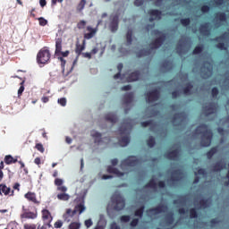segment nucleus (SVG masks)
Segmentation results:
<instances>
[{"instance_id":"obj_1","label":"nucleus","mask_w":229,"mask_h":229,"mask_svg":"<svg viewBox=\"0 0 229 229\" xmlns=\"http://www.w3.org/2000/svg\"><path fill=\"white\" fill-rule=\"evenodd\" d=\"M196 135H202L200 140V145L202 148H208L212 144V139L214 138V132L208 129L207 123H202L195 129Z\"/></svg>"},{"instance_id":"obj_2","label":"nucleus","mask_w":229,"mask_h":229,"mask_svg":"<svg viewBox=\"0 0 229 229\" xmlns=\"http://www.w3.org/2000/svg\"><path fill=\"white\" fill-rule=\"evenodd\" d=\"M55 185L57 186L56 191L59 192L57 194V199H59V201H69V199H71V195L67 193V187L64 186V180L55 178Z\"/></svg>"},{"instance_id":"obj_3","label":"nucleus","mask_w":229,"mask_h":229,"mask_svg":"<svg viewBox=\"0 0 229 229\" xmlns=\"http://www.w3.org/2000/svg\"><path fill=\"white\" fill-rule=\"evenodd\" d=\"M199 71L201 78L208 80L214 74V63L208 61V59L202 61Z\"/></svg>"},{"instance_id":"obj_4","label":"nucleus","mask_w":229,"mask_h":229,"mask_svg":"<svg viewBox=\"0 0 229 229\" xmlns=\"http://www.w3.org/2000/svg\"><path fill=\"white\" fill-rule=\"evenodd\" d=\"M85 205L83 203H80L75 206L74 209L67 208L65 213L63 215V219L65 223H71L75 214H83L85 212Z\"/></svg>"},{"instance_id":"obj_5","label":"nucleus","mask_w":229,"mask_h":229,"mask_svg":"<svg viewBox=\"0 0 229 229\" xmlns=\"http://www.w3.org/2000/svg\"><path fill=\"white\" fill-rule=\"evenodd\" d=\"M153 35H156L157 38L154 41H152L149 45L150 49H158L159 47H162V44L165 42V38L167 36L165 33H163L162 31L158 30H154L152 31Z\"/></svg>"},{"instance_id":"obj_6","label":"nucleus","mask_w":229,"mask_h":229,"mask_svg":"<svg viewBox=\"0 0 229 229\" xmlns=\"http://www.w3.org/2000/svg\"><path fill=\"white\" fill-rule=\"evenodd\" d=\"M60 62L64 76H69L74 70L76 64H78V59H75L74 61H65V59L60 58Z\"/></svg>"},{"instance_id":"obj_7","label":"nucleus","mask_w":229,"mask_h":229,"mask_svg":"<svg viewBox=\"0 0 229 229\" xmlns=\"http://www.w3.org/2000/svg\"><path fill=\"white\" fill-rule=\"evenodd\" d=\"M111 201L113 205H114V210H116L117 212H120V210H123L124 207H126V201H124V199L119 193L113 194V196L111 197Z\"/></svg>"},{"instance_id":"obj_8","label":"nucleus","mask_w":229,"mask_h":229,"mask_svg":"<svg viewBox=\"0 0 229 229\" xmlns=\"http://www.w3.org/2000/svg\"><path fill=\"white\" fill-rule=\"evenodd\" d=\"M55 56L56 58H67L69 56V50L62 51V38L55 39Z\"/></svg>"},{"instance_id":"obj_9","label":"nucleus","mask_w":229,"mask_h":229,"mask_svg":"<svg viewBox=\"0 0 229 229\" xmlns=\"http://www.w3.org/2000/svg\"><path fill=\"white\" fill-rule=\"evenodd\" d=\"M139 164V159L137 157L130 156L121 162L120 167L124 169V167H135Z\"/></svg>"},{"instance_id":"obj_10","label":"nucleus","mask_w":229,"mask_h":229,"mask_svg":"<svg viewBox=\"0 0 229 229\" xmlns=\"http://www.w3.org/2000/svg\"><path fill=\"white\" fill-rule=\"evenodd\" d=\"M158 99H160V90H158V89H155L146 94L147 103H155V101H158Z\"/></svg>"},{"instance_id":"obj_11","label":"nucleus","mask_w":229,"mask_h":229,"mask_svg":"<svg viewBox=\"0 0 229 229\" xmlns=\"http://www.w3.org/2000/svg\"><path fill=\"white\" fill-rule=\"evenodd\" d=\"M167 205H158L156 208H151L147 210L148 214H153L154 216H157V214H162V212H167L168 210Z\"/></svg>"},{"instance_id":"obj_12","label":"nucleus","mask_w":229,"mask_h":229,"mask_svg":"<svg viewBox=\"0 0 229 229\" xmlns=\"http://www.w3.org/2000/svg\"><path fill=\"white\" fill-rule=\"evenodd\" d=\"M15 196V191L6 186L4 183H0V196Z\"/></svg>"},{"instance_id":"obj_13","label":"nucleus","mask_w":229,"mask_h":229,"mask_svg":"<svg viewBox=\"0 0 229 229\" xmlns=\"http://www.w3.org/2000/svg\"><path fill=\"white\" fill-rule=\"evenodd\" d=\"M160 69L164 71V72H171V71L174 69V64L172 63V61H170L169 59H165L162 62Z\"/></svg>"},{"instance_id":"obj_14","label":"nucleus","mask_w":229,"mask_h":229,"mask_svg":"<svg viewBox=\"0 0 229 229\" xmlns=\"http://www.w3.org/2000/svg\"><path fill=\"white\" fill-rule=\"evenodd\" d=\"M216 110H217V106L214 102H211L208 106L203 107V112L207 117H208V115H212V114H214Z\"/></svg>"},{"instance_id":"obj_15","label":"nucleus","mask_w":229,"mask_h":229,"mask_svg":"<svg viewBox=\"0 0 229 229\" xmlns=\"http://www.w3.org/2000/svg\"><path fill=\"white\" fill-rule=\"evenodd\" d=\"M109 28L113 33L119 30V15L116 14L112 17Z\"/></svg>"},{"instance_id":"obj_16","label":"nucleus","mask_w":229,"mask_h":229,"mask_svg":"<svg viewBox=\"0 0 229 229\" xmlns=\"http://www.w3.org/2000/svg\"><path fill=\"white\" fill-rule=\"evenodd\" d=\"M182 178H183V171L182 169H177L172 173L170 180L174 183L176 182H180Z\"/></svg>"},{"instance_id":"obj_17","label":"nucleus","mask_w":229,"mask_h":229,"mask_svg":"<svg viewBox=\"0 0 229 229\" xmlns=\"http://www.w3.org/2000/svg\"><path fill=\"white\" fill-rule=\"evenodd\" d=\"M86 30L87 31H89V33L84 34V38L86 40H90V38H94L96 33H98V29H94L91 26H88Z\"/></svg>"},{"instance_id":"obj_18","label":"nucleus","mask_w":229,"mask_h":229,"mask_svg":"<svg viewBox=\"0 0 229 229\" xmlns=\"http://www.w3.org/2000/svg\"><path fill=\"white\" fill-rule=\"evenodd\" d=\"M24 198L28 199V201H31V203H34V205H39L40 201L37 199V194L35 192L28 191Z\"/></svg>"},{"instance_id":"obj_19","label":"nucleus","mask_w":229,"mask_h":229,"mask_svg":"<svg viewBox=\"0 0 229 229\" xmlns=\"http://www.w3.org/2000/svg\"><path fill=\"white\" fill-rule=\"evenodd\" d=\"M165 157L168 160H176V158H178L180 157V150L178 148H175L170 152H166L165 154Z\"/></svg>"},{"instance_id":"obj_20","label":"nucleus","mask_w":229,"mask_h":229,"mask_svg":"<svg viewBox=\"0 0 229 229\" xmlns=\"http://www.w3.org/2000/svg\"><path fill=\"white\" fill-rule=\"evenodd\" d=\"M209 26H210V23L208 22H205L201 24L199 29L200 34L203 35L204 37H208V35H210V30H208Z\"/></svg>"},{"instance_id":"obj_21","label":"nucleus","mask_w":229,"mask_h":229,"mask_svg":"<svg viewBox=\"0 0 229 229\" xmlns=\"http://www.w3.org/2000/svg\"><path fill=\"white\" fill-rule=\"evenodd\" d=\"M37 58H51V52L45 47L39 50Z\"/></svg>"},{"instance_id":"obj_22","label":"nucleus","mask_w":229,"mask_h":229,"mask_svg":"<svg viewBox=\"0 0 229 229\" xmlns=\"http://www.w3.org/2000/svg\"><path fill=\"white\" fill-rule=\"evenodd\" d=\"M140 80V71H135L133 72H131L129 76L127 77V81L131 82V81H139Z\"/></svg>"},{"instance_id":"obj_23","label":"nucleus","mask_w":229,"mask_h":229,"mask_svg":"<svg viewBox=\"0 0 229 229\" xmlns=\"http://www.w3.org/2000/svg\"><path fill=\"white\" fill-rule=\"evenodd\" d=\"M185 119H187V114H185V112L176 113L173 116L174 123H176V121H181V123H183Z\"/></svg>"},{"instance_id":"obj_24","label":"nucleus","mask_w":229,"mask_h":229,"mask_svg":"<svg viewBox=\"0 0 229 229\" xmlns=\"http://www.w3.org/2000/svg\"><path fill=\"white\" fill-rule=\"evenodd\" d=\"M105 119L106 121L112 123V124H115V123L119 121L117 114H115L114 113H108L107 114H106Z\"/></svg>"},{"instance_id":"obj_25","label":"nucleus","mask_w":229,"mask_h":229,"mask_svg":"<svg viewBox=\"0 0 229 229\" xmlns=\"http://www.w3.org/2000/svg\"><path fill=\"white\" fill-rule=\"evenodd\" d=\"M107 173H109L110 174H115L118 177L124 176L123 172L119 171V169H117L112 165H109L107 167Z\"/></svg>"},{"instance_id":"obj_26","label":"nucleus","mask_w":229,"mask_h":229,"mask_svg":"<svg viewBox=\"0 0 229 229\" xmlns=\"http://www.w3.org/2000/svg\"><path fill=\"white\" fill-rule=\"evenodd\" d=\"M148 14L150 17H156L155 19H157V21H160L162 19V11L158 9H150L148 11Z\"/></svg>"},{"instance_id":"obj_27","label":"nucleus","mask_w":229,"mask_h":229,"mask_svg":"<svg viewBox=\"0 0 229 229\" xmlns=\"http://www.w3.org/2000/svg\"><path fill=\"white\" fill-rule=\"evenodd\" d=\"M214 171L219 173V171H223V169H226V163H223V161H218L213 166Z\"/></svg>"},{"instance_id":"obj_28","label":"nucleus","mask_w":229,"mask_h":229,"mask_svg":"<svg viewBox=\"0 0 229 229\" xmlns=\"http://www.w3.org/2000/svg\"><path fill=\"white\" fill-rule=\"evenodd\" d=\"M123 103L124 105H130L133 103V92L126 93L123 96Z\"/></svg>"},{"instance_id":"obj_29","label":"nucleus","mask_w":229,"mask_h":229,"mask_svg":"<svg viewBox=\"0 0 229 229\" xmlns=\"http://www.w3.org/2000/svg\"><path fill=\"white\" fill-rule=\"evenodd\" d=\"M4 162L7 165H10L12 164H17L18 160H17V157H12V155H7L4 157Z\"/></svg>"},{"instance_id":"obj_30","label":"nucleus","mask_w":229,"mask_h":229,"mask_svg":"<svg viewBox=\"0 0 229 229\" xmlns=\"http://www.w3.org/2000/svg\"><path fill=\"white\" fill-rule=\"evenodd\" d=\"M192 89H194V85H192V83L191 82H188L186 83V86L182 89V92L186 96L191 95Z\"/></svg>"},{"instance_id":"obj_31","label":"nucleus","mask_w":229,"mask_h":229,"mask_svg":"<svg viewBox=\"0 0 229 229\" xmlns=\"http://www.w3.org/2000/svg\"><path fill=\"white\" fill-rule=\"evenodd\" d=\"M219 150L218 147H213L211 148L207 153V157L208 158V160H211L212 157H214L216 155V153H217V151Z\"/></svg>"},{"instance_id":"obj_32","label":"nucleus","mask_w":229,"mask_h":229,"mask_svg":"<svg viewBox=\"0 0 229 229\" xmlns=\"http://www.w3.org/2000/svg\"><path fill=\"white\" fill-rule=\"evenodd\" d=\"M42 217L44 221H48L51 223L53 217H51V213L47 209H43L42 210Z\"/></svg>"},{"instance_id":"obj_33","label":"nucleus","mask_w":229,"mask_h":229,"mask_svg":"<svg viewBox=\"0 0 229 229\" xmlns=\"http://www.w3.org/2000/svg\"><path fill=\"white\" fill-rule=\"evenodd\" d=\"M120 135H130V131L128 130V123L124 126V122L119 127Z\"/></svg>"},{"instance_id":"obj_34","label":"nucleus","mask_w":229,"mask_h":229,"mask_svg":"<svg viewBox=\"0 0 229 229\" xmlns=\"http://www.w3.org/2000/svg\"><path fill=\"white\" fill-rule=\"evenodd\" d=\"M91 137H93V139H95L96 144H99L102 141L101 140V132L93 131H91Z\"/></svg>"},{"instance_id":"obj_35","label":"nucleus","mask_w":229,"mask_h":229,"mask_svg":"<svg viewBox=\"0 0 229 229\" xmlns=\"http://www.w3.org/2000/svg\"><path fill=\"white\" fill-rule=\"evenodd\" d=\"M119 145L122 146V148H125L128 144H130V137L123 136L122 139L119 140Z\"/></svg>"},{"instance_id":"obj_36","label":"nucleus","mask_w":229,"mask_h":229,"mask_svg":"<svg viewBox=\"0 0 229 229\" xmlns=\"http://www.w3.org/2000/svg\"><path fill=\"white\" fill-rule=\"evenodd\" d=\"M145 208H146V207L144 205H142L140 208H139L138 209L135 210L134 216L136 217H142V216H144Z\"/></svg>"},{"instance_id":"obj_37","label":"nucleus","mask_w":229,"mask_h":229,"mask_svg":"<svg viewBox=\"0 0 229 229\" xmlns=\"http://www.w3.org/2000/svg\"><path fill=\"white\" fill-rule=\"evenodd\" d=\"M21 217H24L25 219H37V214L33 212H25L21 215Z\"/></svg>"},{"instance_id":"obj_38","label":"nucleus","mask_w":229,"mask_h":229,"mask_svg":"<svg viewBox=\"0 0 229 229\" xmlns=\"http://www.w3.org/2000/svg\"><path fill=\"white\" fill-rule=\"evenodd\" d=\"M85 49V41H83L82 45H76V48H75V53L76 55H78V56H80V55H81V53L83 52V50Z\"/></svg>"},{"instance_id":"obj_39","label":"nucleus","mask_w":229,"mask_h":229,"mask_svg":"<svg viewBox=\"0 0 229 229\" xmlns=\"http://www.w3.org/2000/svg\"><path fill=\"white\" fill-rule=\"evenodd\" d=\"M145 189H157V182H155V179H150V181L145 184Z\"/></svg>"},{"instance_id":"obj_40","label":"nucleus","mask_w":229,"mask_h":229,"mask_svg":"<svg viewBox=\"0 0 229 229\" xmlns=\"http://www.w3.org/2000/svg\"><path fill=\"white\" fill-rule=\"evenodd\" d=\"M216 19L221 21V22H226V13H216Z\"/></svg>"},{"instance_id":"obj_41","label":"nucleus","mask_w":229,"mask_h":229,"mask_svg":"<svg viewBox=\"0 0 229 229\" xmlns=\"http://www.w3.org/2000/svg\"><path fill=\"white\" fill-rule=\"evenodd\" d=\"M165 222L167 225H173V223H174V215L173 214V212L169 213L165 216Z\"/></svg>"},{"instance_id":"obj_42","label":"nucleus","mask_w":229,"mask_h":229,"mask_svg":"<svg viewBox=\"0 0 229 229\" xmlns=\"http://www.w3.org/2000/svg\"><path fill=\"white\" fill-rule=\"evenodd\" d=\"M132 37H133V30H129L127 31V34H126V40H127V44L129 46H131V42H132Z\"/></svg>"},{"instance_id":"obj_43","label":"nucleus","mask_w":229,"mask_h":229,"mask_svg":"<svg viewBox=\"0 0 229 229\" xmlns=\"http://www.w3.org/2000/svg\"><path fill=\"white\" fill-rule=\"evenodd\" d=\"M204 47H205L203 45H198L192 51L193 55H201V53H203Z\"/></svg>"},{"instance_id":"obj_44","label":"nucleus","mask_w":229,"mask_h":229,"mask_svg":"<svg viewBox=\"0 0 229 229\" xmlns=\"http://www.w3.org/2000/svg\"><path fill=\"white\" fill-rule=\"evenodd\" d=\"M155 144H157L155 138L153 136H149L147 140V146H148V148H155Z\"/></svg>"},{"instance_id":"obj_45","label":"nucleus","mask_w":229,"mask_h":229,"mask_svg":"<svg viewBox=\"0 0 229 229\" xmlns=\"http://www.w3.org/2000/svg\"><path fill=\"white\" fill-rule=\"evenodd\" d=\"M123 63L118 64L117 65L118 72L114 75V80H119V78H121V72L123 71Z\"/></svg>"},{"instance_id":"obj_46","label":"nucleus","mask_w":229,"mask_h":229,"mask_svg":"<svg viewBox=\"0 0 229 229\" xmlns=\"http://www.w3.org/2000/svg\"><path fill=\"white\" fill-rule=\"evenodd\" d=\"M157 123L153 120H148L141 123L143 128H148V126H156Z\"/></svg>"},{"instance_id":"obj_47","label":"nucleus","mask_w":229,"mask_h":229,"mask_svg":"<svg viewBox=\"0 0 229 229\" xmlns=\"http://www.w3.org/2000/svg\"><path fill=\"white\" fill-rule=\"evenodd\" d=\"M37 63L39 65V67H44V65L49 64V59L38 58Z\"/></svg>"},{"instance_id":"obj_48","label":"nucleus","mask_w":229,"mask_h":229,"mask_svg":"<svg viewBox=\"0 0 229 229\" xmlns=\"http://www.w3.org/2000/svg\"><path fill=\"white\" fill-rule=\"evenodd\" d=\"M180 22L182 26H183L184 28H187V26L191 25V18H182L180 20Z\"/></svg>"},{"instance_id":"obj_49","label":"nucleus","mask_w":229,"mask_h":229,"mask_svg":"<svg viewBox=\"0 0 229 229\" xmlns=\"http://www.w3.org/2000/svg\"><path fill=\"white\" fill-rule=\"evenodd\" d=\"M86 4H87L86 0H81L79 4L77 5V12H83V9L85 8Z\"/></svg>"},{"instance_id":"obj_50","label":"nucleus","mask_w":229,"mask_h":229,"mask_svg":"<svg viewBox=\"0 0 229 229\" xmlns=\"http://www.w3.org/2000/svg\"><path fill=\"white\" fill-rule=\"evenodd\" d=\"M190 217L191 219H196L198 217V211L195 208L190 209Z\"/></svg>"},{"instance_id":"obj_51","label":"nucleus","mask_w":229,"mask_h":229,"mask_svg":"<svg viewBox=\"0 0 229 229\" xmlns=\"http://www.w3.org/2000/svg\"><path fill=\"white\" fill-rule=\"evenodd\" d=\"M81 226V224H80L79 222H72L69 225V229H80Z\"/></svg>"},{"instance_id":"obj_52","label":"nucleus","mask_w":229,"mask_h":229,"mask_svg":"<svg viewBox=\"0 0 229 229\" xmlns=\"http://www.w3.org/2000/svg\"><path fill=\"white\" fill-rule=\"evenodd\" d=\"M24 81H22L20 85L21 87L18 89V98H21L22 96V92H24Z\"/></svg>"},{"instance_id":"obj_53","label":"nucleus","mask_w":229,"mask_h":229,"mask_svg":"<svg viewBox=\"0 0 229 229\" xmlns=\"http://www.w3.org/2000/svg\"><path fill=\"white\" fill-rule=\"evenodd\" d=\"M87 26V21L81 20L80 22L77 24L78 30H85V27Z\"/></svg>"},{"instance_id":"obj_54","label":"nucleus","mask_w":229,"mask_h":229,"mask_svg":"<svg viewBox=\"0 0 229 229\" xmlns=\"http://www.w3.org/2000/svg\"><path fill=\"white\" fill-rule=\"evenodd\" d=\"M211 96H212V98H217V96H219V89L217 88L214 87L211 89Z\"/></svg>"},{"instance_id":"obj_55","label":"nucleus","mask_w":229,"mask_h":229,"mask_svg":"<svg viewBox=\"0 0 229 229\" xmlns=\"http://www.w3.org/2000/svg\"><path fill=\"white\" fill-rule=\"evenodd\" d=\"M216 46L217 49H220L221 51H226V45H225L224 42H219Z\"/></svg>"},{"instance_id":"obj_56","label":"nucleus","mask_w":229,"mask_h":229,"mask_svg":"<svg viewBox=\"0 0 229 229\" xmlns=\"http://www.w3.org/2000/svg\"><path fill=\"white\" fill-rule=\"evenodd\" d=\"M131 216L129 215H123L120 217L122 223H129Z\"/></svg>"},{"instance_id":"obj_57","label":"nucleus","mask_w":229,"mask_h":229,"mask_svg":"<svg viewBox=\"0 0 229 229\" xmlns=\"http://www.w3.org/2000/svg\"><path fill=\"white\" fill-rule=\"evenodd\" d=\"M199 203L200 207H203V208H207V207H208V199H202Z\"/></svg>"},{"instance_id":"obj_58","label":"nucleus","mask_w":229,"mask_h":229,"mask_svg":"<svg viewBox=\"0 0 229 229\" xmlns=\"http://www.w3.org/2000/svg\"><path fill=\"white\" fill-rule=\"evenodd\" d=\"M200 10L202 13H208V12H210V5L204 4L200 7Z\"/></svg>"},{"instance_id":"obj_59","label":"nucleus","mask_w":229,"mask_h":229,"mask_svg":"<svg viewBox=\"0 0 229 229\" xmlns=\"http://www.w3.org/2000/svg\"><path fill=\"white\" fill-rule=\"evenodd\" d=\"M39 22V26H47V20H46L44 17H40L38 19Z\"/></svg>"},{"instance_id":"obj_60","label":"nucleus","mask_w":229,"mask_h":229,"mask_svg":"<svg viewBox=\"0 0 229 229\" xmlns=\"http://www.w3.org/2000/svg\"><path fill=\"white\" fill-rule=\"evenodd\" d=\"M36 149H38V151H39L40 153H44L45 148H44V145H42V143H38L35 146Z\"/></svg>"},{"instance_id":"obj_61","label":"nucleus","mask_w":229,"mask_h":229,"mask_svg":"<svg viewBox=\"0 0 229 229\" xmlns=\"http://www.w3.org/2000/svg\"><path fill=\"white\" fill-rule=\"evenodd\" d=\"M23 229H37V225L35 224H25Z\"/></svg>"},{"instance_id":"obj_62","label":"nucleus","mask_w":229,"mask_h":229,"mask_svg":"<svg viewBox=\"0 0 229 229\" xmlns=\"http://www.w3.org/2000/svg\"><path fill=\"white\" fill-rule=\"evenodd\" d=\"M178 203H185V196H181L180 199L174 200V205H178Z\"/></svg>"},{"instance_id":"obj_63","label":"nucleus","mask_w":229,"mask_h":229,"mask_svg":"<svg viewBox=\"0 0 229 229\" xmlns=\"http://www.w3.org/2000/svg\"><path fill=\"white\" fill-rule=\"evenodd\" d=\"M137 225H139V218H133L131 221V226L132 228H135V226H137Z\"/></svg>"},{"instance_id":"obj_64","label":"nucleus","mask_w":229,"mask_h":229,"mask_svg":"<svg viewBox=\"0 0 229 229\" xmlns=\"http://www.w3.org/2000/svg\"><path fill=\"white\" fill-rule=\"evenodd\" d=\"M109 229H121V226H119L117 223L113 222L110 224Z\"/></svg>"}]
</instances>
